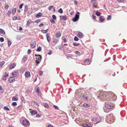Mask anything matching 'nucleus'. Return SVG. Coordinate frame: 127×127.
Listing matches in <instances>:
<instances>
[{
    "label": "nucleus",
    "instance_id": "1",
    "mask_svg": "<svg viewBox=\"0 0 127 127\" xmlns=\"http://www.w3.org/2000/svg\"><path fill=\"white\" fill-rule=\"evenodd\" d=\"M101 100L105 101V108L108 109H112L115 106V105L111 102L112 101H115L117 99L115 95L111 92H101L97 96Z\"/></svg>",
    "mask_w": 127,
    "mask_h": 127
},
{
    "label": "nucleus",
    "instance_id": "2",
    "mask_svg": "<svg viewBox=\"0 0 127 127\" xmlns=\"http://www.w3.org/2000/svg\"><path fill=\"white\" fill-rule=\"evenodd\" d=\"M114 117L112 114H108L106 118V122L111 124L113 123L114 121Z\"/></svg>",
    "mask_w": 127,
    "mask_h": 127
},
{
    "label": "nucleus",
    "instance_id": "3",
    "mask_svg": "<svg viewBox=\"0 0 127 127\" xmlns=\"http://www.w3.org/2000/svg\"><path fill=\"white\" fill-rule=\"evenodd\" d=\"M22 123L23 126L26 127L29 126L30 125L29 122L27 119L23 120Z\"/></svg>",
    "mask_w": 127,
    "mask_h": 127
},
{
    "label": "nucleus",
    "instance_id": "4",
    "mask_svg": "<svg viewBox=\"0 0 127 127\" xmlns=\"http://www.w3.org/2000/svg\"><path fill=\"white\" fill-rule=\"evenodd\" d=\"M92 121L94 124H96L100 122V120L99 118H94L92 119Z\"/></svg>",
    "mask_w": 127,
    "mask_h": 127
},
{
    "label": "nucleus",
    "instance_id": "5",
    "mask_svg": "<svg viewBox=\"0 0 127 127\" xmlns=\"http://www.w3.org/2000/svg\"><path fill=\"white\" fill-rule=\"evenodd\" d=\"M35 56L37 57H38V58H36V60L35 61V63L36 64V65L37 66H38V64L39 63L40 61V55H37L36 54L35 55Z\"/></svg>",
    "mask_w": 127,
    "mask_h": 127
},
{
    "label": "nucleus",
    "instance_id": "6",
    "mask_svg": "<svg viewBox=\"0 0 127 127\" xmlns=\"http://www.w3.org/2000/svg\"><path fill=\"white\" fill-rule=\"evenodd\" d=\"M79 18V15L77 14H76L75 17L72 19L74 22H76Z\"/></svg>",
    "mask_w": 127,
    "mask_h": 127
},
{
    "label": "nucleus",
    "instance_id": "7",
    "mask_svg": "<svg viewBox=\"0 0 127 127\" xmlns=\"http://www.w3.org/2000/svg\"><path fill=\"white\" fill-rule=\"evenodd\" d=\"M34 90L37 95H39V91L38 86H36Z\"/></svg>",
    "mask_w": 127,
    "mask_h": 127
},
{
    "label": "nucleus",
    "instance_id": "8",
    "mask_svg": "<svg viewBox=\"0 0 127 127\" xmlns=\"http://www.w3.org/2000/svg\"><path fill=\"white\" fill-rule=\"evenodd\" d=\"M12 75L13 77H16L18 76L19 75L18 71H14L12 73Z\"/></svg>",
    "mask_w": 127,
    "mask_h": 127
},
{
    "label": "nucleus",
    "instance_id": "9",
    "mask_svg": "<svg viewBox=\"0 0 127 127\" xmlns=\"http://www.w3.org/2000/svg\"><path fill=\"white\" fill-rule=\"evenodd\" d=\"M46 36L47 41L49 42L51 40L50 34L49 33H47Z\"/></svg>",
    "mask_w": 127,
    "mask_h": 127
},
{
    "label": "nucleus",
    "instance_id": "10",
    "mask_svg": "<svg viewBox=\"0 0 127 127\" xmlns=\"http://www.w3.org/2000/svg\"><path fill=\"white\" fill-rule=\"evenodd\" d=\"M60 20L64 21H66L67 19V17L66 15L60 16Z\"/></svg>",
    "mask_w": 127,
    "mask_h": 127
},
{
    "label": "nucleus",
    "instance_id": "11",
    "mask_svg": "<svg viewBox=\"0 0 127 127\" xmlns=\"http://www.w3.org/2000/svg\"><path fill=\"white\" fill-rule=\"evenodd\" d=\"M30 44L32 48H34L36 45V43L35 41H32Z\"/></svg>",
    "mask_w": 127,
    "mask_h": 127
},
{
    "label": "nucleus",
    "instance_id": "12",
    "mask_svg": "<svg viewBox=\"0 0 127 127\" xmlns=\"http://www.w3.org/2000/svg\"><path fill=\"white\" fill-rule=\"evenodd\" d=\"M30 113H31L32 115L34 116L37 113L36 110L32 109L31 111H30Z\"/></svg>",
    "mask_w": 127,
    "mask_h": 127
},
{
    "label": "nucleus",
    "instance_id": "13",
    "mask_svg": "<svg viewBox=\"0 0 127 127\" xmlns=\"http://www.w3.org/2000/svg\"><path fill=\"white\" fill-rule=\"evenodd\" d=\"M15 80L14 78L12 76L9 77L8 79V80L9 82L11 83L14 81Z\"/></svg>",
    "mask_w": 127,
    "mask_h": 127
},
{
    "label": "nucleus",
    "instance_id": "14",
    "mask_svg": "<svg viewBox=\"0 0 127 127\" xmlns=\"http://www.w3.org/2000/svg\"><path fill=\"white\" fill-rule=\"evenodd\" d=\"M16 64L15 63L12 64L9 66V68L10 69H12L14 68L16 66Z\"/></svg>",
    "mask_w": 127,
    "mask_h": 127
},
{
    "label": "nucleus",
    "instance_id": "15",
    "mask_svg": "<svg viewBox=\"0 0 127 127\" xmlns=\"http://www.w3.org/2000/svg\"><path fill=\"white\" fill-rule=\"evenodd\" d=\"M81 97L84 99L85 101L87 100L88 99V97L86 95H83Z\"/></svg>",
    "mask_w": 127,
    "mask_h": 127
},
{
    "label": "nucleus",
    "instance_id": "16",
    "mask_svg": "<svg viewBox=\"0 0 127 127\" xmlns=\"http://www.w3.org/2000/svg\"><path fill=\"white\" fill-rule=\"evenodd\" d=\"M55 35L56 37L58 38L61 36V34L60 32H58Z\"/></svg>",
    "mask_w": 127,
    "mask_h": 127
},
{
    "label": "nucleus",
    "instance_id": "17",
    "mask_svg": "<svg viewBox=\"0 0 127 127\" xmlns=\"http://www.w3.org/2000/svg\"><path fill=\"white\" fill-rule=\"evenodd\" d=\"M77 36L79 38H81L83 36V34L81 32H78V34H77Z\"/></svg>",
    "mask_w": 127,
    "mask_h": 127
},
{
    "label": "nucleus",
    "instance_id": "18",
    "mask_svg": "<svg viewBox=\"0 0 127 127\" xmlns=\"http://www.w3.org/2000/svg\"><path fill=\"white\" fill-rule=\"evenodd\" d=\"M84 127H91L92 126L89 123H87L85 124H83L82 125Z\"/></svg>",
    "mask_w": 127,
    "mask_h": 127
},
{
    "label": "nucleus",
    "instance_id": "19",
    "mask_svg": "<svg viewBox=\"0 0 127 127\" xmlns=\"http://www.w3.org/2000/svg\"><path fill=\"white\" fill-rule=\"evenodd\" d=\"M25 76L26 77H28L30 76V72L26 71L25 73Z\"/></svg>",
    "mask_w": 127,
    "mask_h": 127
},
{
    "label": "nucleus",
    "instance_id": "20",
    "mask_svg": "<svg viewBox=\"0 0 127 127\" xmlns=\"http://www.w3.org/2000/svg\"><path fill=\"white\" fill-rule=\"evenodd\" d=\"M27 55H25L24 56L22 60V61L25 62L27 60Z\"/></svg>",
    "mask_w": 127,
    "mask_h": 127
},
{
    "label": "nucleus",
    "instance_id": "21",
    "mask_svg": "<svg viewBox=\"0 0 127 127\" xmlns=\"http://www.w3.org/2000/svg\"><path fill=\"white\" fill-rule=\"evenodd\" d=\"M83 107H88L90 106V104H88L86 103H85L83 104Z\"/></svg>",
    "mask_w": 127,
    "mask_h": 127
},
{
    "label": "nucleus",
    "instance_id": "22",
    "mask_svg": "<svg viewBox=\"0 0 127 127\" xmlns=\"http://www.w3.org/2000/svg\"><path fill=\"white\" fill-rule=\"evenodd\" d=\"M43 105L45 107L47 108H48L49 107L48 105L46 103H43Z\"/></svg>",
    "mask_w": 127,
    "mask_h": 127
},
{
    "label": "nucleus",
    "instance_id": "23",
    "mask_svg": "<svg viewBox=\"0 0 127 127\" xmlns=\"http://www.w3.org/2000/svg\"><path fill=\"white\" fill-rule=\"evenodd\" d=\"M0 33L3 34H5V32L4 31L1 29H0Z\"/></svg>",
    "mask_w": 127,
    "mask_h": 127
},
{
    "label": "nucleus",
    "instance_id": "24",
    "mask_svg": "<svg viewBox=\"0 0 127 127\" xmlns=\"http://www.w3.org/2000/svg\"><path fill=\"white\" fill-rule=\"evenodd\" d=\"M33 102L34 103V105L35 107H38L39 105L35 101H34Z\"/></svg>",
    "mask_w": 127,
    "mask_h": 127
},
{
    "label": "nucleus",
    "instance_id": "25",
    "mask_svg": "<svg viewBox=\"0 0 127 127\" xmlns=\"http://www.w3.org/2000/svg\"><path fill=\"white\" fill-rule=\"evenodd\" d=\"M99 21L101 22L103 21L104 20V19L102 18V16H100L99 17Z\"/></svg>",
    "mask_w": 127,
    "mask_h": 127
},
{
    "label": "nucleus",
    "instance_id": "26",
    "mask_svg": "<svg viewBox=\"0 0 127 127\" xmlns=\"http://www.w3.org/2000/svg\"><path fill=\"white\" fill-rule=\"evenodd\" d=\"M19 17V19H18V17H17L15 16H14L13 18V20H17V19H18V20H20V17Z\"/></svg>",
    "mask_w": 127,
    "mask_h": 127
},
{
    "label": "nucleus",
    "instance_id": "27",
    "mask_svg": "<svg viewBox=\"0 0 127 127\" xmlns=\"http://www.w3.org/2000/svg\"><path fill=\"white\" fill-rule=\"evenodd\" d=\"M8 40V46L9 47L10 46L11 44L12 43L10 40H9L8 39H7Z\"/></svg>",
    "mask_w": 127,
    "mask_h": 127
},
{
    "label": "nucleus",
    "instance_id": "28",
    "mask_svg": "<svg viewBox=\"0 0 127 127\" xmlns=\"http://www.w3.org/2000/svg\"><path fill=\"white\" fill-rule=\"evenodd\" d=\"M48 29H47L46 30H42L41 31V32H42L44 33H47V32H48Z\"/></svg>",
    "mask_w": 127,
    "mask_h": 127
},
{
    "label": "nucleus",
    "instance_id": "29",
    "mask_svg": "<svg viewBox=\"0 0 127 127\" xmlns=\"http://www.w3.org/2000/svg\"><path fill=\"white\" fill-rule=\"evenodd\" d=\"M96 15L98 16H99L100 15V13L98 12L97 11H96Z\"/></svg>",
    "mask_w": 127,
    "mask_h": 127
},
{
    "label": "nucleus",
    "instance_id": "30",
    "mask_svg": "<svg viewBox=\"0 0 127 127\" xmlns=\"http://www.w3.org/2000/svg\"><path fill=\"white\" fill-rule=\"evenodd\" d=\"M16 11V8H14L13 9L12 11V14L15 13Z\"/></svg>",
    "mask_w": 127,
    "mask_h": 127
},
{
    "label": "nucleus",
    "instance_id": "31",
    "mask_svg": "<svg viewBox=\"0 0 127 127\" xmlns=\"http://www.w3.org/2000/svg\"><path fill=\"white\" fill-rule=\"evenodd\" d=\"M58 40L57 39H54L53 40V42L55 44L57 43L58 42Z\"/></svg>",
    "mask_w": 127,
    "mask_h": 127
},
{
    "label": "nucleus",
    "instance_id": "32",
    "mask_svg": "<svg viewBox=\"0 0 127 127\" xmlns=\"http://www.w3.org/2000/svg\"><path fill=\"white\" fill-rule=\"evenodd\" d=\"M93 6L94 7L96 8H97V4L96 2L94 3L93 5Z\"/></svg>",
    "mask_w": 127,
    "mask_h": 127
},
{
    "label": "nucleus",
    "instance_id": "33",
    "mask_svg": "<svg viewBox=\"0 0 127 127\" xmlns=\"http://www.w3.org/2000/svg\"><path fill=\"white\" fill-rule=\"evenodd\" d=\"M90 60L89 59H86L84 61V63H89L90 62Z\"/></svg>",
    "mask_w": 127,
    "mask_h": 127
},
{
    "label": "nucleus",
    "instance_id": "34",
    "mask_svg": "<svg viewBox=\"0 0 127 127\" xmlns=\"http://www.w3.org/2000/svg\"><path fill=\"white\" fill-rule=\"evenodd\" d=\"M53 8H54V6L53 5H51L49 7L48 9L49 10H51V9Z\"/></svg>",
    "mask_w": 127,
    "mask_h": 127
},
{
    "label": "nucleus",
    "instance_id": "35",
    "mask_svg": "<svg viewBox=\"0 0 127 127\" xmlns=\"http://www.w3.org/2000/svg\"><path fill=\"white\" fill-rule=\"evenodd\" d=\"M3 108L4 109L7 110L8 111H9V109L7 106H4V107Z\"/></svg>",
    "mask_w": 127,
    "mask_h": 127
},
{
    "label": "nucleus",
    "instance_id": "36",
    "mask_svg": "<svg viewBox=\"0 0 127 127\" xmlns=\"http://www.w3.org/2000/svg\"><path fill=\"white\" fill-rule=\"evenodd\" d=\"M58 12L61 13H63V11L62 8H60V9L58 10Z\"/></svg>",
    "mask_w": 127,
    "mask_h": 127
},
{
    "label": "nucleus",
    "instance_id": "37",
    "mask_svg": "<svg viewBox=\"0 0 127 127\" xmlns=\"http://www.w3.org/2000/svg\"><path fill=\"white\" fill-rule=\"evenodd\" d=\"M40 22V19H38V20H37L35 21H34L33 23H36V24H37L38 23H39Z\"/></svg>",
    "mask_w": 127,
    "mask_h": 127
},
{
    "label": "nucleus",
    "instance_id": "38",
    "mask_svg": "<svg viewBox=\"0 0 127 127\" xmlns=\"http://www.w3.org/2000/svg\"><path fill=\"white\" fill-rule=\"evenodd\" d=\"M28 10V6L27 5L25 6V8L24 10V12L26 13L27 11Z\"/></svg>",
    "mask_w": 127,
    "mask_h": 127
},
{
    "label": "nucleus",
    "instance_id": "39",
    "mask_svg": "<svg viewBox=\"0 0 127 127\" xmlns=\"http://www.w3.org/2000/svg\"><path fill=\"white\" fill-rule=\"evenodd\" d=\"M74 40L75 41H77L79 39L77 37L75 36L74 37Z\"/></svg>",
    "mask_w": 127,
    "mask_h": 127
},
{
    "label": "nucleus",
    "instance_id": "40",
    "mask_svg": "<svg viewBox=\"0 0 127 127\" xmlns=\"http://www.w3.org/2000/svg\"><path fill=\"white\" fill-rule=\"evenodd\" d=\"M73 45L75 46H77L79 45V44L76 42H74L73 43Z\"/></svg>",
    "mask_w": 127,
    "mask_h": 127
},
{
    "label": "nucleus",
    "instance_id": "41",
    "mask_svg": "<svg viewBox=\"0 0 127 127\" xmlns=\"http://www.w3.org/2000/svg\"><path fill=\"white\" fill-rule=\"evenodd\" d=\"M17 105V103L15 102H14L12 103V105L13 106H15Z\"/></svg>",
    "mask_w": 127,
    "mask_h": 127
},
{
    "label": "nucleus",
    "instance_id": "42",
    "mask_svg": "<svg viewBox=\"0 0 127 127\" xmlns=\"http://www.w3.org/2000/svg\"><path fill=\"white\" fill-rule=\"evenodd\" d=\"M12 100L13 101H17L18 100V98L16 99V98H15L14 97H13L12 98Z\"/></svg>",
    "mask_w": 127,
    "mask_h": 127
},
{
    "label": "nucleus",
    "instance_id": "43",
    "mask_svg": "<svg viewBox=\"0 0 127 127\" xmlns=\"http://www.w3.org/2000/svg\"><path fill=\"white\" fill-rule=\"evenodd\" d=\"M9 75V73L7 72H5V75H4V76L6 77L7 76H8Z\"/></svg>",
    "mask_w": 127,
    "mask_h": 127
},
{
    "label": "nucleus",
    "instance_id": "44",
    "mask_svg": "<svg viewBox=\"0 0 127 127\" xmlns=\"http://www.w3.org/2000/svg\"><path fill=\"white\" fill-rule=\"evenodd\" d=\"M52 17L53 19L56 20V16L55 15H53L52 16Z\"/></svg>",
    "mask_w": 127,
    "mask_h": 127
},
{
    "label": "nucleus",
    "instance_id": "45",
    "mask_svg": "<svg viewBox=\"0 0 127 127\" xmlns=\"http://www.w3.org/2000/svg\"><path fill=\"white\" fill-rule=\"evenodd\" d=\"M4 92V90L3 89L0 90V93L2 94Z\"/></svg>",
    "mask_w": 127,
    "mask_h": 127
},
{
    "label": "nucleus",
    "instance_id": "46",
    "mask_svg": "<svg viewBox=\"0 0 127 127\" xmlns=\"http://www.w3.org/2000/svg\"><path fill=\"white\" fill-rule=\"evenodd\" d=\"M4 62H2L0 63V66H2L4 64Z\"/></svg>",
    "mask_w": 127,
    "mask_h": 127
},
{
    "label": "nucleus",
    "instance_id": "47",
    "mask_svg": "<svg viewBox=\"0 0 127 127\" xmlns=\"http://www.w3.org/2000/svg\"><path fill=\"white\" fill-rule=\"evenodd\" d=\"M111 16L110 15H108L107 17V19L108 20H110L111 19Z\"/></svg>",
    "mask_w": 127,
    "mask_h": 127
},
{
    "label": "nucleus",
    "instance_id": "48",
    "mask_svg": "<svg viewBox=\"0 0 127 127\" xmlns=\"http://www.w3.org/2000/svg\"><path fill=\"white\" fill-rule=\"evenodd\" d=\"M23 5V3L21 4L19 6V8L20 9H21Z\"/></svg>",
    "mask_w": 127,
    "mask_h": 127
},
{
    "label": "nucleus",
    "instance_id": "49",
    "mask_svg": "<svg viewBox=\"0 0 127 127\" xmlns=\"http://www.w3.org/2000/svg\"><path fill=\"white\" fill-rule=\"evenodd\" d=\"M0 41L1 42H3L4 41V39L3 38V37L0 38Z\"/></svg>",
    "mask_w": 127,
    "mask_h": 127
},
{
    "label": "nucleus",
    "instance_id": "50",
    "mask_svg": "<svg viewBox=\"0 0 127 127\" xmlns=\"http://www.w3.org/2000/svg\"><path fill=\"white\" fill-rule=\"evenodd\" d=\"M31 52V50L30 49H29L28 51V54H30Z\"/></svg>",
    "mask_w": 127,
    "mask_h": 127
},
{
    "label": "nucleus",
    "instance_id": "51",
    "mask_svg": "<svg viewBox=\"0 0 127 127\" xmlns=\"http://www.w3.org/2000/svg\"><path fill=\"white\" fill-rule=\"evenodd\" d=\"M21 100L22 101V102H25V100L24 99V97H22L21 98Z\"/></svg>",
    "mask_w": 127,
    "mask_h": 127
},
{
    "label": "nucleus",
    "instance_id": "52",
    "mask_svg": "<svg viewBox=\"0 0 127 127\" xmlns=\"http://www.w3.org/2000/svg\"><path fill=\"white\" fill-rule=\"evenodd\" d=\"M50 21L52 23H54L55 22V21L52 19H50Z\"/></svg>",
    "mask_w": 127,
    "mask_h": 127
},
{
    "label": "nucleus",
    "instance_id": "53",
    "mask_svg": "<svg viewBox=\"0 0 127 127\" xmlns=\"http://www.w3.org/2000/svg\"><path fill=\"white\" fill-rule=\"evenodd\" d=\"M75 53L76 54L78 55H79L80 54V52L78 51H76L75 52Z\"/></svg>",
    "mask_w": 127,
    "mask_h": 127
},
{
    "label": "nucleus",
    "instance_id": "54",
    "mask_svg": "<svg viewBox=\"0 0 127 127\" xmlns=\"http://www.w3.org/2000/svg\"><path fill=\"white\" fill-rule=\"evenodd\" d=\"M92 17L93 18V19L94 20H95L96 19V16L94 15H93Z\"/></svg>",
    "mask_w": 127,
    "mask_h": 127
},
{
    "label": "nucleus",
    "instance_id": "55",
    "mask_svg": "<svg viewBox=\"0 0 127 127\" xmlns=\"http://www.w3.org/2000/svg\"><path fill=\"white\" fill-rule=\"evenodd\" d=\"M117 1L119 2H123L124 1V0H117Z\"/></svg>",
    "mask_w": 127,
    "mask_h": 127
},
{
    "label": "nucleus",
    "instance_id": "56",
    "mask_svg": "<svg viewBox=\"0 0 127 127\" xmlns=\"http://www.w3.org/2000/svg\"><path fill=\"white\" fill-rule=\"evenodd\" d=\"M53 106H54V108H55V109H59L58 107L57 106H56V105H54Z\"/></svg>",
    "mask_w": 127,
    "mask_h": 127
},
{
    "label": "nucleus",
    "instance_id": "57",
    "mask_svg": "<svg viewBox=\"0 0 127 127\" xmlns=\"http://www.w3.org/2000/svg\"><path fill=\"white\" fill-rule=\"evenodd\" d=\"M36 18H38L40 17V12H39L38 13V14L36 15Z\"/></svg>",
    "mask_w": 127,
    "mask_h": 127
},
{
    "label": "nucleus",
    "instance_id": "58",
    "mask_svg": "<svg viewBox=\"0 0 127 127\" xmlns=\"http://www.w3.org/2000/svg\"><path fill=\"white\" fill-rule=\"evenodd\" d=\"M52 51L51 50H50L49 52L47 54L49 55H51L52 54Z\"/></svg>",
    "mask_w": 127,
    "mask_h": 127
},
{
    "label": "nucleus",
    "instance_id": "59",
    "mask_svg": "<svg viewBox=\"0 0 127 127\" xmlns=\"http://www.w3.org/2000/svg\"><path fill=\"white\" fill-rule=\"evenodd\" d=\"M11 13V11H8V12H7V13H6V14H7V15H8V16H9V15H10V14Z\"/></svg>",
    "mask_w": 127,
    "mask_h": 127
},
{
    "label": "nucleus",
    "instance_id": "60",
    "mask_svg": "<svg viewBox=\"0 0 127 127\" xmlns=\"http://www.w3.org/2000/svg\"><path fill=\"white\" fill-rule=\"evenodd\" d=\"M2 79L3 80L5 81L6 80V77L3 76L2 77Z\"/></svg>",
    "mask_w": 127,
    "mask_h": 127
},
{
    "label": "nucleus",
    "instance_id": "61",
    "mask_svg": "<svg viewBox=\"0 0 127 127\" xmlns=\"http://www.w3.org/2000/svg\"><path fill=\"white\" fill-rule=\"evenodd\" d=\"M96 1L97 0H91V3H93Z\"/></svg>",
    "mask_w": 127,
    "mask_h": 127
},
{
    "label": "nucleus",
    "instance_id": "62",
    "mask_svg": "<svg viewBox=\"0 0 127 127\" xmlns=\"http://www.w3.org/2000/svg\"><path fill=\"white\" fill-rule=\"evenodd\" d=\"M17 108L19 110H20L21 109V106H19L17 107Z\"/></svg>",
    "mask_w": 127,
    "mask_h": 127
},
{
    "label": "nucleus",
    "instance_id": "63",
    "mask_svg": "<svg viewBox=\"0 0 127 127\" xmlns=\"http://www.w3.org/2000/svg\"><path fill=\"white\" fill-rule=\"evenodd\" d=\"M8 7V5H6L5 7V8L6 9H7Z\"/></svg>",
    "mask_w": 127,
    "mask_h": 127
},
{
    "label": "nucleus",
    "instance_id": "64",
    "mask_svg": "<svg viewBox=\"0 0 127 127\" xmlns=\"http://www.w3.org/2000/svg\"><path fill=\"white\" fill-rule=\"evenodd\" d=\"M74 4H76V5H77V0H74Z\"/></svg>",
    "mask_w": 127,
    "mask_h": 127
}]
</instances>
